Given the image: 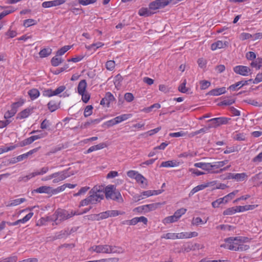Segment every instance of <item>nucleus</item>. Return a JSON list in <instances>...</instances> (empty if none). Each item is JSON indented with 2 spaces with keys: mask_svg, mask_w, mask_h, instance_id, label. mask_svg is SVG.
<instances>
[{
  "mask_svg": "<svg viewBox=\"0 0 262 262\" xmlns=\"http://www.w3.org/2000/svg\"><path fill=\"white\" fill-rule=\"evenodd\" d=\"M249 241L248 237L245 236H232L225 238V243L221 244L220 247L232 251H245L250 248L249 245L245 244Z\"/></svg>",
  "mask_w": 262,
  "mask_h": 262,
  "instance_id": "f257e3e1",
  "label": "nucleus"
},
{
  "mask_svg": "<svg viewBox=\"0 0 262 262\" xmlns=\"http://www.w3.org/2000/svg\"><path fill=\"white\" fill-rule=\"evenodd\" d=\"M49 170V167L48 166H44L41 168L40 169L34 171V173L36 176L39 175H43L47 173Z\"/></svg>",
  "mask_w": 262,
  "mask_h": 262,
  "instance_id": "4c0bfd02",
  "label": "nucleus"
},
{
  "mask_svg": "<svg viewBox=\"0 0 262 262\" xmlns=\"http://www.w3.org/2000/svg\"><path fill=\"white\" fill-rule=\"evenodd\" d=\"M103 45V43L101 42H97L96 43L91 45L87 48L88 49H94V50H96V49L102 47Z\"/></svg>",
  "mask_w": 262,
  "mask_h": 262,
  "instance_id": "603ef678",
  "label": "nucleus"
},
{
  "mask_svg": "<svg viewBox=\"0 0 262 262\" xmlns=\"http://www.w3.org/2000/svg\"><path fill=\"white\" fill-rule=\"evenodd\" d=\"M115 97L111 92L106 93L105 96L100 101V104L103 106H109L110 104L115 100Z\"/></svg>",
  "mask_w": 262,
  "mask_h": 262,
  "instance_id": "ddd939ff",
  "label": "nucleus"
},
{
  "mask_svg": "<svg viewBox=\"0 0 262 262\" xmlns=\"http://www.w3.org/2000/svg\"><path fill=\"white\" fill-rule=\"evenodd\" d=\"M100 260L101 262H118L119 258L116 257H112L100 259Z\"/></svg>",
  "mask_w": 262,
  "mask_h": 262,
  "instance_id": "774afa93",
  "label": "nucleus"
},
{
  "mask_svg": "<svg viewBox=\"0 0 262 262\" xmlns=\"http://www.w3.org/2000/svg\"><path fill=\"white\" fill-rule=\"evenodd\" d=\"M207 222V220H206L205 221H203L201 217H193L191 221V225L193 226H198L199 225L201 224H206Z\"/></svg>",
  "mask_w": 262,
  "mask_h": 262,
  "instance_id": "2f4dec72",
  "label": "nucleus"
},
{
  "mask_svg": "<svg viewBox=\"0 0 262 262\" xmlns=\"http://www.w3.org/2000/svg\"><path fill=\"white\" fill-rule=\"evenodd\" d=\"M177 166V164L175 162L172 161H167L163 162L160 165V167H174Z\"/></svg>",
  "mask_w": 262,
  "mask_h": 262,
  "instance_id": "a19ab883",
  "label": "nucleus"
},
{
  "mask_svg": "<svg viewBox=\"0 0 262 262\" xmlns=\"http://www.w3.org/2000/svg\"><path fill=\"white\" fill-rule=\"evenodd\" d=\"M106 146V145L104 143H101L99 144L91 146L86 151V154H89L94 151L100 150L104 148Z\"/></svg>",
  "mask_w": 262,
  "mask_h": 262,
  "instance_id": "b1692460",
  "label": "nucleus"
},
{
  "mask_svg": "<svg viewBox=\"0 0 262 262\" xmlns=\"http://www.w3.org/2000/svg\"><path fill=\"white\" fill-rule=\"evenodd\" d=\"M90 187L88 186H85L81 187L78 192L73 194L74 196H78L82 194H84L89 190Z\"/></svg>",
  "mask_w": 262,
  "mask_h": 262,
  "instance_id": "de8ad7c7",
  "label": "nucleus"
},
{
  "mask_svg": "<svg viewBox=\"0 0 262 262\" xmlns=\"http://www.w3.org/2000/svg\"><path fill=\"white\" fill-rule=\"evenodd\" d=\"M16 113V112L11 108V110L8 111L4 115V118L6 119H9L14 116Z\"/></svg>",
  "mask_w": 262,
  "mask_h": 262,
  "instance_id": "5fc2aeb1",
  "label": "nucleus"
},
{
  "mask_svg": "<svg viewBox=\"0 0 262 262\" xmlns=\"http://www.w3.org/2000/svg\"><path fill=\"white\" fill-rule=\"evenodd\" d=\"M216 228L225 231H232L234 230V227L229 225H220L217 226Z\"/></svg>",
  "mask_w": 262,
  "mask_h": 262,
  "instance_id": "c03bdc74",
  "label": "nucleus"
},
{
  "mask_svg": "<svg viewBox=\"0 0 262 262\" xmlns=\"http://www.w3.org/2000/svg\"><path fill=\"white\" fill-rule=\"evenodd\" d=\"M37 133V135L32 136L29 138L25 139L24 141V145H28L31 144L34 141L45 138L47 136L48 133L46 132L41 130H35L32 131L31 134Z\"/></svg>",
  "mask_w": 262,
  "mask_h": 262,
  "instance_id": "0eeeda50",
  "label": "nucleus"
},
{
  "mask_svg": "<svg viewBox=\"0 0 262 262\" xmlns=\"http://www.w3.org/2000/svg\"><path fill=\"white\" fill-rule=\"evenodd\" d=\"M247 84V81H241L236 82L235 84L231 85L229 87V89L231 91H236L241 88H242L243 86L246 85Z\"/></svg>",
  "mask_w": 262,
  "mask_h": 262,
  "instance_id": "5701e85b",
  "label": "nucleus"
},
{
  "mask_svg": "<svg viewBox=\"0 0 262 262\" xmlns=\"http://www.w3.org/2000/svg\"><path fill=\"white\" fill-rule=\"evenodd\" d=\"M162 238H165L167 239H177V233H167L163 234L161 236Z\"/></svg>",
  "mask_w": 262,
  "mask_h": 262,
  "instance_id": "79ce46f5",
  "label": "nucleus"
},
{
  "mask_svg": "<svg viewBox=\"0 0 262 262\" xmlns=\"http://www.w3.org/2000/svg\"><path fill=\"white\" fill-rule=\"evenodd\" d=\"M262 81V72L258 73L253 80L254 84H257Z\"/></svg>",
  "mask_w": 262,
  "mask_h": 262,
  "instance_id": "338daca9",
  "label": "nucleus"
},
{
  "mask_svg": "<svg viewBox=\"0 0 262 262\" xmlns=\"http://www.w3.org/2000/svg\"><path fill=\"white\" fill-rule=\"evenodd\" d=\"M136 182L139 184L141 187L145 188L148 185L147 179L141 174L138 173L135 178Z\"/></svg>",
  "mask_w": 262,
  "mask_h": 262,
  "instance_id": "6ab92c4d",
  "label": "nucleus"
},
{
  "mask_svg": "<svg viewBox=\"0 0 262 262\" xmlns=\"http://www.w3.org/2000/svg\"><path fill=\"white\" fill-rule=\"evenodd\" d=\"M33 212H30L27 214L23 219L18 220L13 223H8V224L10 226H16L20 223L24 224L28 222L33 215Z\"/></svg>",
  "mask_w": 262,
  "mask_h": 262,
  "instance_id": "a211bd4d",
  "label": "nucleus"
},
{
  "mask_svg": "<svg viewBox=\"0 0 262 262\" xmlns=\"http://www.w3.org/2000/svg\"><path fill=\"white\" fill-rule=\"evenodd\" d=\"M248 176L246 172L235 173V180L237 182H242L247 180Z\"/></svg>",
  "mask_w": 262,
  "mask_h": 262,
  "instance_id": "cd10ccee",
  "label": "nucleus"
},
{
  "mask_svg": "<svg viewBox=\"0 0 262 262\" xmlns=\"http://www.w3.org/2000/svg\"><path fill=\"white\" fill-rule=\"evenodd\" d=\"M236 213V210L234 207L229 208L223 212V215H230L234 214Z\"/></svg>",
  "mask_w": 262,
  "mask_h": 262,
  "instance_id": "4d7b16f0",
  "label": "nucleus"
},
{
  "mask_svg": "<svg viewBox=\"0 0 262 262\" xmlns=\"http://www.w3.org/2000/svg\"><path fill=\"white\" fill-rule=\"evenodd\" d=\"M93 106L92 105H88L84 109V116L85 117L90 116L92 115L93 112Z\"/></svg>",
  "mask_w": 262,
  "mask_h": 262,
  "instance_id": "3c124183",
  "label": "nucleus"
},
{
  "mask_svg": "<svg viewBox=\"0 0 262 262\" xmlns=\"http://www.w3.org/2000/svg\"><path fill=\"white\" fill-rule=\"evenodd\" d=\"M161 193L160 190H146L143 191L139 196H135L137 201L149 197L152 195H158Z\"/></svg>",
  "mask_w": 262,
  "mask_h": 262,
  "instance_id": "9b49d317",
  "label": "nucleus"
},
{
  "mask_svg": "<svg viewBox=\"0 0 262 262\" xmlns=\"http://www.w3.org/2000/svg\"><path fill=\"white\" fill-rule=\"evenodd\" d=\"M73 174L74 172L72 171H70V168L53 173L52 183L54 184L58 183Z\"/></svg>",
  "mask_w": 262,
  "mask_h": 262,
  "instance_id": "39448f33",
  "label": "nucleus"
},
{
  "mask_svg": "<svg viewBox=\"0 0 262 262\" xmlns=\"http://www.w3.org/2000/svg\"><path fill=\"white\" fill-rule=\"evenodd\" d=\"M28 94L32 100L36 99L40 95L39 91L36 89H32L29 90Z\"/></svg>",
  "mask_w": 262,
  "mask_h": 262,
  "instance_id": "a878e982",
  "label": "nucleus"
},
{
  "mask_svg": "<svg viewBox=\"0 0 262 262\" xmlns=\"http://www.w3.org/2000/svg\"><path fill=\"white\" fill-rule=\"evenodd\" d=\"M228 45V42L222 40H217V41L213 43L211 45V49L212 51H215L217 49H223L227 47Z\"/></svg>",
  "mask_w": 262,
  "mask_h": 262,
  "instance_id": "f3484780",
  "label": "nucleus"
},
{
  "mask_svg": "<svg viewBox=\"0 0 262 262\" xmlns=\"http://www.w3.org/2000/svg\"><path fill=\"white\" fill-rule=\"evenodd\" d=\"M97 1V0H78V2L79 4L83 6H87L96 3Z\"/></svg>",
  "mask_w": 262,
  "mask_h": 262,
  "instance_id": "6e6d98bb",
  "label": "nucleus"
},
{
  "mask_svg": "<svg viewBox=\"0 0 262 262\" xmlns=\"http://www.w3.org/2000/svg\"><path fill=\"white\" fill-rule=\"evenodd\" d=\"M89 194L92 205L97 204L104 198L103 192L100 190H98L96 187L92 189Z\"/></svg>",
  "mask_w": 262,
  "mask_h": 262,
  "instance_id": "423d86ee",
  "label": "nucleus"
},
{
  "mask_svg": "<svg viewBox=\"0 0 262 262\" xmlns=\"http://www.w3.org/2000/svg\"><path fill=\"white\" fill-rule=\"evenodd\" d=\"M134 212H137L139 213H146V208L145 205L137 207L134 209Z\"/></svg>",
  "mask_w": 262,
  "mask_h": 262,
  "instance_id": "bf43d9fd",
  "label": "nucleus"
},
{
  "mask_svg": "<svg viewBox=\"0 0 262 262\" xmlns=\"http://www.w3.org/2000/svg\"><path fill=\"white\" fill-rule=\"evenodd\" d=\"M66 2L65 0H53L51 1H46L42 3L43 8H48L53 7L60 6Z\"/></svg>",
  "mask_w": 262,
  "mask_h": 262,
  "instance_id": "f8f14e48",
  "label": "nucleus"
},
{
  "mask_svg": "<svg viewBox=\"0 0 262 262\" xmlns=\"http://www.w3.org/2000/svg\"><path fill=\"white\" fill-rule=\"evenodd\" d=\"M16 147L17 146L16 145H13V144H11L10 145L7 146H2L0 148V155L3 153L12 150L16 148Z\"/></svg>",
  "mask_w": 262,
  "mask_h": 262,
  "instance_id": "473e14b6",
  "label": "nucleus"
},
{
  "mask_svg": "<svg viewBox=\"0 0 262 262\" xmlns=\"http://www.w3.org/2000/svg\"><path fill=\"white\" fill-rule=\"evenodd\" d=\"M66 186H65V184H63L60 186H59L57 187L56 188H53V194H58L65 190L66 188Z\"/></svg>",
  "mask_w": 262,
  "mask_h": 262,
  "instance_id": "13d9d810",
  "label": "nucleus"
},
{
  "mask_svg": "<svg viewBox=\"0 0 262 262\" xmlns=\"http://www.w3.org/2000/svg\"><path fill=\"white\" fill-rule=\"evenodd\" d=\"M77 211L71 210L70 211L61 209H58L51 215L47 217V221L53 222V225H59L63 221L68 220L74 215H79Z\"/></svg>",
  "mask_w": 262,
  "mask_h": 262,
  "instance_id": "f03ea898",
  "label": "nucleus"
},
{
  "mask_svg": "<svg viewBox=\"0 0 262 262\" xmlns=\"http://www.w3.org/2000/svg\"><path fill=\"white\" fill-rule=\"evenodd\" d=\"M66 89L64 85H61L53 91L54 96L58 95L63 92Z\"/></svg>",
  "mask_w": 262,
  "mask_h": 262,
  "instance_id": "680f3d73",
  "label": "nucleus"
},
{
  "mask_svg": "<svg viewBox=\"0 0 262 262\" xmlns=\"http://www.w3.org/2000/svg\"><path fill=\"white\" fill-rule=\"evenodd\" d=\"M117 212H115V210H107L104 212H101L99 214H94V216L95 219L97 221L100 220H103L107 219L109 217H115L116 216Z\"/></svg>",
  "mask_w": 262,
  "mask_h": 262,
  "instance_id": "9d476101",
  "label": "nucleus"
},
{
  "mask_svg": "<svg viewBox=\"0 0 262 262\" xmlns=\"http://www.w3.org/2000/svg\"><path fill=\"white\" fill-rule=\"evenodd\" d=\"M89 250L90 252H95L97 253H123L124 249L121 247L111 246L108 245H94L91 247Z\"/></svg>",
  "mask_w": 262,
  "mask_h": 262,
  "instance_id": "7ed1b4c3",
  "label": "nucleus"
},
{
  "mask_svg": "<svg viewBox=\"0 0 262 262\" xmlns=\"http://www.w3.org/2000/svg\"><path fill=\"white\" fill-rule=\"evenodd\" d=\"M32 112V109L30 108H27L19 113L16 117L17 119H23L28 117Z\"/></svg>",
  "mask_w": 262,
  "mask_h": 262,
  "instance_id": "aec40b11",
  "label": "nucleus"
},
{
  "mask_svg": "<svg viewBox=\"0 0 262 262\" xmlns=\"http://www.w3.org/2000/svg\"><path fill=\"white\" fill-rule=\"evenodd\" d=\"M209 184H210L209 183H207L206 184H201V185H198L197 186L194 187L190 192L189 194V196L192 195L195 193H196L200 190H203L204 189H205L206 187H208L209 186Z\"/></svg>",
  "mask_w": 262,
  "mask_h": 262,
  "instance_id": "4be33fe9",
  "label": "nucleus"
},
{
  "mask_svg": "<svg viewBox=\"0 0 262 262\" xmlns=\"http://www.w3.org/2000/svg\"><path fill=\"white\" fill-rule=\"evenodd\" d=\"M24 102L25 101L23 99L20 100L19 101L12 103L11 107L17 112L18 108L24 104Z\"/></svg>",
  "mask_w": 262,
  "mask_h": 262,
  "instance_id": "49530a36",
  "label": "nucleus"
},
{
  "mask_svg": "<svg viewBox=\"0 0 262 262\" xmlns=\"http://www.w3.org/2000/svg\"><path fill=\"white\" fill-rule=\"evenodd\" d=\"M251 66L256 69H259L262 67V58H258L251 63Z\"/></svg>",
  "mask_w": 262,
  "mask_h": 262,
  "instance_id": "c9c22d12",
  "label": "nucleus"
},
{
  "mask_svg": "<svg viewBox=\"0 0 262 262\" xmlns=\"http://www.w3.org/2000/svg\"><path fill=\"white\" fill-rule=\"evenodd\" d=\"M71 46H65L58 50L56 52L57 56H61L63 55L66 52L71 48Z\"/></svg>",
  "mask_w": 262,
  "mask_h": 262,
  "instance_id": "58836bf2",
  "label": "nucleus"
},
{
  "mask_svg": "<svg viewBox=\"0 0 262 262\" xmlns=\"http://www.w3.org/2000/svg\"><path fill=\"white\" fill-rule=\"evenodd\" d=\"M186 209L182 208L175 211L174 214L176 215V216L179 220L181 218V217L186 212Z\"/></svg>",
  "mask_w": 262,
  "mask_h": 262,
  "instance_id": "a18cd8bd",
  "label": "nucleus"
},
{
  "mask_svg": "<svg viewBox=\"0 0 262 262\" xmlns=\"http://www.w3.org/2000/svg\"><path fill=\"white\" fill-rule=\"evenodd\" d=\"M59 107V103L54 100L49 101L48 103V108L51 112H53L57 110Z\"/></svg>",
  "mask_w": 262,
  "mask_h": 262,
  "instance_id": "bb28decb",
  "label": "nucleus"
},
{
  "mask_svg": "<svg viewBox=\"0 0 262 262\" xmlns=\"http://www.w3.org/2000/svg\"><path fill=\"white\" fill-rule=\"evenodd\" d=\"M229 161L227 160L222 161H217L212 162V169L213 168H221L226 164H227L228 163Z\"/></svg>",
  "mask_w": 262,
  "mask_h": 262,
  "instance_id": "72a5a7b5",
  "label": "nucleus"
},
{
  "mask_svg": "<svg viewBox=\"0 0 262 262\" xmlns=\"http://www.w3.org/2000/svg\"><path fill=\"white\" fill-rule=\"evenodd\" d=\"M42 95L48 97H51L54 96L53 91L51 89H47L44 90L42 92Z\"/></svg>",
  "mask_w": 262,
  "mask_h": 262,
  "instance_id": "0e129e2a",
  "label": "nucleus"
},
{
  "mask_svg": "<svg viewBox=\"0 0 262 262\" xmlns=\"http://www.w3.org/2000/svg\"><path fill=\"white\" fill-rule=\"evenodd\" d=\"M63 59L61 57L59 56H57L56 55L55 56L53 57L51 60V64L54 67H57L59 66L61 62H62Z\"/></svg>",
  "mask_w": 262,
  "mask_h": 262,
  "instance_id": "f704fd0d",
  "label": "nucleus"
},
{
  "mask_svg": "<svg viewBox=\"0 0 262 262\" xmlns=\"http://www.w3.org/2000/svg\"><path fill=\"white\" fill-rule=\"evenodd\" d=\"M37 24V21L36 20L33 19H26L24 21V26L25 27H29L33 25H35Z\"/></svg>",
  "mask_w": 262,
  "mask_h": 262,
  "instance_id": "37998d69",
  "label": "nucleus"
},
{
  "mask_svg": "<svg viewBox=\"0 0 262 262\" xmlns=\"http://www.w3.org/2000/svg\"><path fill=\"white\" fill-rule=\"evenodd\" d=\"M105 195L107 199H111L119 203L123 202L120 192L116 189V186L114 185H110L105 187Z\"/></svg>",
  "mask_w": 262,
  "mask_h": 262,
  "instance_id": "20e7f679",
  "label": "nucleus"
},
{
  "mask_svg": "<svg viewBox=\"0 0 262 262\" xmlns=\"http://www.w3.org/2000/svg\"><path fill=\"white\" fill-rule=\"evenodd\" d=\"M226 92V88L224 87L212 90L210 92V94L212 96H219L224 94Z\"/></svg>",
  "mask_w": 262,
  "mask_h": 262,
  "instance_id": "7c9ffc66",
  "label": "nucleus"
},
{
  "mask_svg": "<svg viewBox=\"0 0 262 262\" xmlns=\"http://www.w3.org/2000/svg\"><path fill=\"white\" fill-rule=\"evenodd\" d=\"M52 53V49L50 48H44L40 50L39 55L41 58L46 57L49 56Z\"/></svg>",
  "mask_w": 262,
  "mask_h": 262,
  "instance_id": "e433bc0d",
  "label": "nucleus"
},
{
  "mask_svg": "<svg viewBox=\"0 0 262 262\" xmlns=\"http://www.w3.org/2000/svg\"><path fill=\"white\" fill-rule=\"evenodd\" d=\"M105 67L107 70L112 71L115 67V62L114 60H109L106 62Z\"/></svg>",
  "mask_w": 262,
  "mask_h": 262,
  "instance_id": "864d4df0",
  "label": "nucleus"
},
{
  "mask_svg": "<svg viewBox=\"0 0 262 262\" xmlns=\"http://www.w3.org/2000/svg\"><path fill=\"white\" fill-rule=\"evenodd\" d=\"M170 2L168 0H156L149 4V7L151 11L155 12V11L157 9L167 6Z\"/></svg>",
  "mask_w": 262,
  "mask_h": 262,
  "instance_id": "1a4fd4ad",
  "label": "nucleus"
},
{
  "mask_svg": "<svg viewBox=\"0 0 262 262\" xmlns=\"http://www.w3.org/2000/svg\"><path fill=\"white\" fill-rule=\"evenodd\" d=\"M138 173L139 172L137 171L130 170L127 172V176L131 179H135Z\"/></svg>",
  "mask_w": 262,
  "mask_h": 262,
  "instance_id": "69168bd1",
  "label": "nucleus"
},
{
  "mask_svg": "<svg viewBox=\"0 0 262 262\" xmlns=\"http://www.w3.org/2000/svg\"><path fill=\"white\" fill-rule=\"evenodd\" d=\"M90 204H91V200H90L89 196H88L85 199L80 201L79 207L85 206Z\"/></svg>",
  "mask_w": 262,
  "mask_h": 262,
  "instance_id": "09e8293b",
  "label": "nucleus"
},
{
  "mask_svg": "<svg viewBox=\"0 0 262 262\" xmlns=\"http://www.w3.org/2000/svg\"><path fill=\"white\" fill-rule=\"evenodd\" d=\"M155 13L150 10L149 7L148 8L142 7L138 11V14L141 16L147 17Z\"/></svg>",
  "mask_w": 262,
  "mask_h": 262,
  "instance_id": "412c9836",
  "label": "nucleus"
},
{
  "mask_svg": "<svg viewBox=\"0 0 262 262\" xmlns=\"http://www.w3.org/2000/svg\"><path fill=\"white\" fill-rule=\"evenodd\" d=\"M178 221V219L177 218L176 215L173 214V215L169 216L164 218L162 221V223L166 225L167 224L176 222Z\"/></svg>",
  "mask_w": 262,
  "mask_h": 262,
  "instance_id": "c756f323",
  "label": "nucleus"
},
{
  "mask_svg": "<svg viewBox=\"0 0 262 262\" xmlns=\"http://www.w3.org/2000/svg\"><path fill=\"white\" fill-rule=\"evenodd\" d=\"M134 98L133 94L131 93H126L124 95V99L128 102L133 101Z\"/></svg>",
  "mask_w": 262,
  "mask_h": 262,
  "instance_id": "052dcab7",
  "label": "nucleus"
},
{
  "mask_svg": "<svg viewBox=\"0 0 262 262\" xmlns=\"http://www.w3.org/2000/svg\"><path fill=\"white\" fill-rule=\"evenodd\" d=\"M230 120V118L225 117L212 118L208 120L210 123L209 124V127L216 128L220 125L227 124Z\"/></svg>",
  "mask_w": 262,
  "mask_h": 262,
  "instance_id": "6e6552de",
  "label": "nucleus"
},
{
  "mask_svg": "<svg viewBox=\"0 0 262 262\" xmlns=\"http://www.w3.org/2000/svg\"><path fill=\"white\" fill-rule=\"evenodd\" d=\"M233 71L236 74L242 76H247L250 71L249 68L243 66H237L233 69Z\"/></svg>",
  "mask_w": 262,
  "mask_h": 262,
  "instance_id": "4468645a",
  "label": "nucleus"
},
{
  "mask_svg": "<svg viewBox=\"0 0 262 262\" xmlns=\"http://www.w3.org/2000/svg\"><path fill=\"white\" fill-rule=\"evenodd\" d=\"M87 83L85 80H81L78 85L77 90L79 94H83L85 92Z\"/></svg>",
  "mask_w": 262,
  "mask_h": 262,
  "instance_id": "393cba45",
  "label": "nucleus"
},
{
  "mask_svg": "<svg viewBox=\"0 0 262 262\" xmlns=\"http://www.w3.org/2000/svg\"><path fill=\"white\" fill-rule=\"evenodd\" d=\"M32 192H36L38 193H46L52 195L53 188L49 186H42L38 187V188L33 190Z\"/></svg>",
  "mask_w": 262,
  "mask_h": 262,
  "instance_id": "2eb2a0df",
  "label": "nucleus"
},
{
  "mask_svg": "<svg viewBox=\"0 0 262 262\" xmlns=\"http://www.w3.org/2000/svg\"><path fill=\"white\" fill-rule=\"evenodd\" d=\"M195 167L201 168L203 170L207 171L208 172H213L212 166L211 163L198 162L194 164Z\"/></svg>",
  "mask_w": 262,
  "mask_h": 262,
  "instance_id": "dca6fc26",
  "label": "nucleus"
},
{
  "mask_svg": "<svg viewBox=\"0 0 262 262\" xmlns=\"http://www.w3.org/2000/svg\"><path fill=\"white\" fill-rule=\"evenodd\" d=\"M26 200L25 198H19V199L13 200L10 201L7 206H10H10H17V205L24 203V202L26 201Z\"/></svg>",
  "mask_w": 262,
  "mask_h": 262,
  "instance_id": "c85d7f7f",
  "label": "nucleus"
},
{
  "mask_svg": "<svg viewBox=\"0 0 262 262\" xmlns=\"http://www.w3.org/2000/svg\"><path fill=\"white\" fill-rule=\"evenodd\" d=\"M187 81L186 79H185L182 83L179 86V91L183 93H185L187 92L188 89L186 88Z\"/></svg>",
  "mask_w": 262,
  "mask_h": 262,
  "instance_id": "8fccbe9b",
  "label": "nucleus"
},
{
  "mask_svg": "<svg viewBox=\"0 0 262 262\" xmlns=\"http://www.w3.org/2000/svg\"><path fill=\"white\" fill-rule=\"evenodd\" d=\"M251 38L252 35L248 33L243 32L242 33L239 35V39L242 40H244L250 38L251 39Z\"/></svg>",
  "mask_w": 262,
  "mask_h": 262,
  "instance_id": "e2e57ef3",
  "label": "nucleus"
},
{
  "mask_svg": "<svg viewBox=\"0 0 262 262\" xmlns=\"http://www.w3.org/2000/svg\"><path fill=\"white\" fill-rule=\"evenodd\" d=\"M35 177V176L34 173V172H33L32 173H29L28 175L19 177L18 181L26 182L28 181H29L30 179L34 178Z\"/></svg>",
  "mask_w": 262,
  "mask_h": 262,
  "instance_id": "ea45409f",
  "label": "nucleus"
}]
</instances>
